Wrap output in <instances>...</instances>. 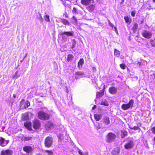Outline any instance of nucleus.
Listing matches in <instances>:
<instances>
[{"instance_id":"12","label":"nucleus","mask_w":155,"mask_h":155,"mask_svg":"<svg viewBox=\"0 0 155 155\" xmlns=\"http://www.w3.org/2000/svg\"><path fill=\"white\" fill-rule=\"evenodd\" d=\"M23 150L24 151L27 153H29L31 151L32 148L30 146H25L23 147Z\"/></svg>"},{"instance_id":"32","label":"nucleus","mask_w":155,"mask_h":155,"mask_svg":"<svg viewBox=\"0 0 155 155\" xmlns=\"http://www.w3.org/2000/svg\"><path fill=\"white\" fill-rule=\"evenodd\" d=\"M25 100L24 99L22 100L20 102V107L22 108V105L25 104Z\"/></svg>"},{"instance_id":"54","label":"nucleus","mask_w":155,"mask_h":155,"mask_svg":"<svg viewBox=\"0 0 155 155\" xmlns=\"http://www.w3.org/2000/svg\"><path fill=\"white\" fill-rule=\"evenodd\" d=\"M105 85H104V89L105 88Z\"/></svg>"},{"instance_id":"58","label":"nucleus","mask_w":155,"mask_h":155,"mask_svg":"<svg viewBox=\"0 0 155 155\" xmlns=\"http://www.w3.org/2000/svg\"><path fill=\"white\" fill-rule=\"evenodd\" d=\"M27 56V54H26V55H25V57H26Z\"/></svg>"},{"instance_id":"52","label":"nucleus","mask_w":155,"mask_h":155,"mask_svg":"<svg viewBox=\"0 0 155 155\" xmlns=\"http://www.w3.org/2000/svg\"><path fill=\"white\" fill-rule=\"evenodd\" d=\"M153 0V1L154 2H155V0Z\"/></svg>"},{"instance_id":"13","label":"nucleus","mask_w":155,"mask_h":155,"mask_svg":"<svg viewBox=\"0 0 155 155\" xmlns=\"http://www.w3.org/2000/svg\"><path fill=\"white\" fill-rule=\"evenodd\" d=\"M5 139L0 137V145L2 147H4L5 146Z\"/></svg>"},{"instance_id":"53","label":"nucleus","mask_w":155,"mask_h":155,"mask_svg":"<svg viewBox=\"0 0 155 155\" xmlns=\"http://www.w3.org/2000/svg\"><path fill=\"white\" fill-rule=\"evenodd\" d=\"M124 1V0H122V1L123 2Z\"/></svg>"},{"instance_id":"43","label":"nucleus","mask_w":155,"mask_h":155,"mask_svg":"<svg viewBox=\"0 0 155 155\" xmlns=\"http://www.w3.org/2000/svg\"><path fill=\"white\" fill-rule=\"evenodd\" d=\"M72 12L73 13H76L77 12V9L75 8H74L72 11Z\"/></svg>"},{"instance_id":"50","label":"nucleus","mask_w":155,"mask_h":155,"mask_svg":"<svg viewBox=\"0 0 155 155\" xmlns=\"http://www.w3.org/2000/svg\"><path fill=\"white\" fill-rule=\"evenodd\" d=\"M65 17L66 18H68V15L67 14H66L65 15Z\"/></svg>"},{"instance_id":"2","label":"nucleus","mask_w":155,"mask_h":155,"mask_svg":"<svg viewBox=\"0 0 155 155\" xmlns=\"http://www.w3.org/2000/svg\"><path fill=\"white\" fill-rule=\"evenodd\" d=\"M38 118L42 120H47L49 118L50 116L46 113L43 111H40L38 113Z\"/></svg>"},{"instance_id":"40","label":"nucleus","mask_w":155,"mask_h":155,"mask_svg":"<svg viewBox=\"0 0 155 155\" xmlns=\"http://www.w3.org/2000/svg\"><path fill=\"white\" fill-rule=\"evenodd\" d=\"M95 128L97 130H98L99 129H100L101 128V127L100 125L99 124H98V125Z\"/></svg>"},{"instance_id":"23","label":"nucleus","mask_w":155,"mask_h":155,"mask_svg":"<svg viewBox=\"0 0 155 155\" xmlns=\"http://www.w3.org/2000/svg\"><path fill=\"white\" fill-rule=\"evenodd\" d=\"M30 106V102L28 101H27L25 103V104L22 107V108H26Z\"/></svg>"},{"instance_id":"28","label":"nucleus","mask_w":155,"mask_h":155,"mask_svg":"<svg viewBox=\"0 0 155 155\" xmlns=\"http://www.w3.org/2000/svg\"><path fill=\"white\" fill-rule=\"evenodd\" d=\"M124 19L126 23H128L129 24H130L131 22L129 21V18L128 16H125Z\"/></svg>"},{"instance_id":"45","label":"nucleus","mask_w":155,"mask_h":155,"mask_svg":"<svg viewBox=\"0 0 155 155\" xmlns=\"http://www.w3.org/2000/svg\"><path fill=\"white\" fill-rule=\"evenodd\" d=\"M109 25H110L112 27V28H113V27H114V25H113L111 23H109Z\"/></svg>"},{"instance_id":"55","label":"nucleus","mask_w":155,"mask_h":155,"mask_svg":"<svg viewBox=\"0 0 155 155\" xmlns=\"http://www.w3.org/2000/svg\"><path fill=\"white\" fill-rule=\"evenodd\" d=\"M154 140L155 141V137H154Z\"/></svg>"},{"instance_id":"37","label":"nucleus","mask_w":155,"mask_h":155,"mask_svg":"<svg viewBox=\"0 0 155 155\" xmlns=\"http://www.w3.org/2000/svg\"><path fill=\"white\" fill-rule=\"evenodd\" d=\"M5 150H2L1 152V155H6V153L5 152Z\"/></svg>"},{"instance_id":"1","label":"nucleus","mask_w":155,"mask_h":155,"mask_svg":"<svg viewBox=\"0 0 155 155\" xmlns=\"http://www.w3.org/2000/svg\"><path fill=\"white\" fill-rule=\"evenodd\" d=\"M116 138V135L114 133L110 132L107 135L106 141L108 143H111L115 141Z\"/></svg>"},{"instance_id":"46","label":"nucleus","mask_w":155,"mask_h":155,"mask_svg":"<svg viewBox=\"0 0 155 155\" xmlns=\"http://www.w3.org/2000/svg\"><path fill=\"white\" fill-rule=\"evenodd\" d=\"M25 117V119L26 120H27L28 119V117H27V115H26V114H25V116H24Z\"/></svg>"},{"instance_id":"24","label":"nucleus","mask_w":155,"mask_h":155,"mask_svg":"<svg viewBox=\"0 0 155 155\" xmlns=\"http://www.w3.org/2000/svg\"><path fill=\"white\" fill-rule=\"evenodd\" d=\"M104 95V92H98L97 93V97L98 98H100L101 97Z\"/></svg>"},{"instance_id":"47","label":"nucleus","mask_w":155,"mask_h":155,"mask_svg":"<svg viewBox=\"0 0 155 155\" xmlns=\"http://www.w3.org/2000/svg\"><path fill=\"white\" fill-rule=\"evenodd\" d=\"M93 70L94 71H96V69L95 67H93Z\"/></svg>"},{"instance_id":"16","label":"nucleus","mask_w":155,"mask_h":155,"mask_svg":"<svg viewBox=\"0 0 155 155\" xmlns=\"http://www.w3.org/2000/svg\"><path fill=\"white\" fill-rule=\"evenodd\" d=\"M84 63V60L83 58H81L78 64V67L79 68H81L83 64Z\"/></svg>"},{"instance_id":"39","label":"nucleus","mask_w":155,"mask_h":155,"mask_svg":"<svg viewBox=\"0 0 155 155\" xmlns=\"http://www.w3.org/2000/svg\"><path fill=\"white\" fill-rule=\"evenodd\" d=\"M151 130L153 133L155 134V126L151 129Z\"/></svg>"},{"instance_id":"31","label":"nucleus","mask_w":155,"mask_h":155,"mask_svg":"<svg viewBox=\"0 0 155 155\" xmlns=\"http://www.w3.org/2000/svg\"><path fill=\"white\" fill-rule=\"evenodd\" d=\"M78 153L80 155H88V153H85L84 154L82 152V151L81 150H80L79 149L78 150Z\"/></svg>"},{"instance_id":"4","label":"nucleus","mask_w":155,"mask_h":155,"mask_svg":"<svg viewBox=\"0 0 155 155\" xmlns=\"http://www.w3.org/2000/svg\"><path fill=\"white\" fill-rule=\"evenodd\" d=\"M53 143V139L50 137H48L46 138L45 140V145L47 147H50Z\"/></svg>"},{"instance_id":"35","label":"nucleus","mask_w":155,"mask_h":155,"mask_svg":"<svg viewBox=\"0 0 155 155\" xmlns=\"http://www.w3.org/2000/svg\"><path fill=\"white\" fill-rule=\"evenodd\" d=\"M120 68L123 69H125L126 68V65L124 64L123 63L120 64Z\"/></svg>"},{"instance_id":"25","label":"nucleus","mask_w":155,"mask_h":155,"mask_svg":"<svg viewBox=\"0 0 155 155\" xmlns=\"http://www.w3.org/2000/svg\"><path fill=\"white\" fill-rule=\"evenodd\" d=\"M5 152L6 153V155H12L13 154V152L9 150H5Z\"/></svg>"},{"instance_id":"10","label":"nucleus","mask_w":155,"mask_h":155,"mask_svg":"<svg viewBox=\"0 0 155 155\" xmlns=\"http://www.w3.org/2000/svg\"><path fill=\"white\" fill-rule=\"evenodd\" d=\"M117 89L114 87H110L109 89V92L112 94H115L117 92Z\"/></svg>"},{"instance_id":"17","label":"nucleus","mask_w":155,"mask_h":155,"mask_svg":"<svg viewBox=\"0 0 155 155\" xmlns=\"http://www.w3.org/2000/svg\"><path fill=\"white\" fill-rule=\"evenodd\" d=\"M95 7L94 5L92 4L88 6L87 8L89 12H91L94 10Z\"/></svg>"},{"instance_id":"26","label":"nucleus","mask_w":155,"mask_h":155,"mask_svg":"<svg viewBox=\"0 0 155 155\" xmlns=\"http://www.w3.org/2000/svg\"><path fill=\"white\" fill-rule=\"evenodd\" d=\"M138 25L137 23H135L134 24L133 27L132 29L134 32L138 28Z\"/></svg>"},{"instance_id":"48","label":"nucleus","mask_w":155,"mask_h":155,"mask_svg":"<svg viewBox=\"0 0 155 155\" xmlns=\"http://www.w3.org/2000/svg\"><path fill=\"white\" fill-rule=\"evenodd\" d=\"M97 107V106L95 105H94L93 107L92 108V109L94 110Z\"/></svg>"},{"instance_id":"49","label":"nucleus","mask_w":155,"mask_h":155,"mask_svg":"<svg viewBox=\"0 0 155 155\" xmlns=\"http://www.w3.org/2000/svg\"><path fill=\"white\" fill-rule=\"evenodd\" d=\"M16 97V94H13V97L14 98H15Z\"/></svg>"},{"instance_id":"34","label":"nucleus","mask_w":155,"mask_h":155,"mask_svg":"<svg viewBox=\"0 0 155 155\" xmlns=\"http://www.w3.org/2000/svg\"><path fill=\"white\" fill-rule=\"evenodd\" d=\"M120 54V51L116 49L114 50V54L115 55H119Z\"/></svg>"},{"instance_id":"41","label":"nucleus","mask_w":155,"mask_h":155,"mask_svg":"<svg viewBox=\"0 0 155 155\" xmlns=\"http://www.w3.org/2000/svg\"><path fill=\"white\" fill-rule=\"evenodd\" d=\"M113 30H114L115 31H116L117 33H118V32L117 30V28L116 27H114L113 28H112Z\"/></svg>"},{"instance_id":"15","label":"nucleus","mask_w":155,"mask_h":155,"mask_svg":"<svg viewBox=\"0 0 155 155\" xmlns=\"http://www.w3.org/2000/svg\"><path fill=\"white\" fill-rule=\"evenodd\" d=\"M74 58V57L73 55L69 54L67 56V60L68 62H71L72 61Z\"/></svg>"},{"instance_id":"56","label":"nucleus","mask_w":155,"mask_h":155,"mask_svg":"<svg viewBox=\"0 0 155 155\" xmlns=\"http://www.w3.org/2000/svg\"><path fill=\"white\" fill-rule=\"evenodd\" d=\"M50 124L51 125H52V124L51 123H50Z\"/></svg>"},{"instance_id":"8","label":"nucleus","mask_w":155,"mask_h":155,"mask_svg":"<svg viewBox=\"0 0 155 155\" xmlns=\"http://www.w3.org/2000/svg\"><path fill=\"white\" fill-rule=\"evenodd\" d=\"M94 0H81V3L83 5L87 6L91 3H93Z\"/></svg>"},{"instance_id":"44","label":"nucleus","mask_w":155,"mask_h":155,"mask_svg":"<svg viewBox=\"0 0 155 155\" xmlns=\"http://www.w3.org/2000/svg\"><path fill=\"white\" fill-rule=\"evenodd\" d=\"M5 146H6L7 144H8L9 142V140H5Z\"/></svg>"},{"instance_id":"11","label":"nucleus","mask_w":155,"mask_h":155,"mask_svg":"<svg viewBox=\"0 0 155 155\" xmlns=\"http://www.w3.org/2000/svg\"><path fill=\"white\" fill-rule=\"evenodd\" d=\"M25 126L29 130H32L31 124L30 122L27 121L24 123Z\"/></svg>"},{"instance_id":"19","label":"nucleus","mask_w":155,"mask_h":155,"mask_svg":"<svg viewBox=\"0 0 155 155\" xmlns=\"http://www.w3.org/2000/svg\"><path fill=\"white\" fill-rule=\"evenodd\" d=\"M104 123L107 125H108L110 123L109 118L108 117H105L104 119Z\"/></svg>"},{"instance_id":"22","label":"nucleus","mask_w":155,"mask_h":155,"mask_svg":"<svg viewBox=\"0 0 155 155\" xmlns=\"http://www.w3.org/2000/svg\"><path fill=\"white\" fill-rule=\"evenodd\" d=\"M122 134L121 135V137L122 138H124L125 136H127V133L126 131L123 130L121 131Z\"/></svg>"},{"instance_id":"18","label":"nucleus","mask_w":155,"mask_h":155,"mask_svg":"<svg viewBox=\"0 0 155 155\" xmlns=\"http://www.w3.org/2000/svg\"><path fill=\"white\" fill-rule=\"evenodd\" d=\"M94 117L97 121L99 120L102 117V115H99L97 114H95L94 115Z\"/></svg>"},{"instance_id":"29","label":"nucleus","mask_w":155,"mask_h":155,"mask_svg":"<svg viewBox=\"0 0 155 155\" xmlns=\"http://www.w3.org/2000/svg\"><path fill=\"white\" fill-rule=\"evenodd\" d=\"M44 19L45 21L49 22L50 21L49 16L48 15H46L44 16Z\"/></svg>"},{"instance_id":"42","label":"nucleus","mask_w":155,"mask_h":155,"mask_svg":"<svg viewBox=\"0 0 155 155\" xmlns=\"http://www.w3.org/2000/svg\"><path fill=\"white\" fill-rule=\"evenodd\" d=\"M135 15V12H132L131 13V15L133 17H134Z\"/></svg>"},{"instance_id":"9","label":"nucleus","mask_w":155,"mask_h":155,"mask_svg":"<svg viewBox=\"0 0 155 155\" xmlns=\"http://www.w3.org/2000/svg\"><path fill=\"white\" fill-rule=\"evenodd\" d=\"M40 125V123L38 120H35L33 121V127L35 129H38Z\"/></svg>"},{"instance_id":"57","label":"nucleus","mask_w":155,"mask_h":155,"mask_svg":"<svg viewBox=\"0 0 155 155\" xmlns=\"http://www.w3.org/2000/svg\"><path fill=\"white\" fill-rule=\"evenodd\" d=\"M75 78H76V79H77V77H75Z\"/></svg>"},{"instance_id":"21","label":"nucleus","mask_w":155,"mask_h":155,"mask_svg":"<svg viewBox=\"0 0 155 155\" xmlns=\"http://www.w3.org/2000/svg\"><path fill=\"white\" fill-rule=\"evenodd\" d=\"M32 137L24 136L23 137L22 139L25 141H28L31 140L32 139Z\"/></svg>"},{"instance_id":"5","label":"nucleus","mask_w":155,"mask_h":155,"mask_svg":"<svg viewBox=\"0 0 155 155\" xmlns=\"http://www.w3.org/2000/svg\"><path fill=\"white\" fill-rule=\"evenodd\" d=\"M134 101L133 100H130L127 104H124L121 106L122 108L124 110L129 109L130 107H132L133 106Z\"/></svg>"},{"instance_id":"36","label":"nucleus","mask_w":155,"mask_h":155,"mask_svg":"<svg viewBox=\"0 0 155 155\" xmlns=\"http://www.w3.org/2000/svg\"><path fill=\"white\" fill-rule=\"evenodd\" d=\"M45 152L48 153V155H51L53 153L52 151L48 150H46Z\"/></svg>"},{"instance_id":"38","label":"nucleus","mask_w":155,"mask_h":155,"mask_svg":"<svg viewBox=\"0 0 155 155\" xmlns=\"http://www.w3.org/2000/svg\"><path fill=\"white\" fill-rule=\"evenodd\" d=\"M72 19H74L75 22L77 23V19L75 18V17L74 16H73L72 18H71Z\"/></svg>"},{"instance_id":"6","label":"nucleus","mask_w":155,"mask_h":155,"mask_svg":"<svg viewBox=\"0 0 155 155\" xmlns=\"http://www.w3.org/2000/svg\"><path fill=\"white\" fill-rule=\"evenodd\" d=\"M142 36L145 38L149 39L150 38L152 35V33L147 31H144L142 33Z\"/></svg>"},{"instance_id":"51","label":"nucleus","mask_w":155,"mask_h":155,"mask_svg":"<svg viewBox=\"0 0 155 155\" xmlns=\"http://www.w3.org/2000/svg\"><path fill=\"white\" fill-rule=\"evenodd\" d=\"M40 18H41V20H43V18H42V17L41 16V14L40 15Z\"/></svg>"},{"instance_id":"14","label":"nucleus","mask_w":155,"mask_h":155,"mask_svg":"<svg viewBox=\"0 0 155 155\" xmlns=\"http://www.w3.org/2000/svg\"><path fill=\"white\" fill-rule=\"evenodd\" d=\"M61 23H63L65 25H67L69 26L70 23L69 21L66 19H61Z\"/></svg>"},{"instance_id":"33","label":"nucleus","mask_w":155,"mask_h":155,"mask_svg":"<svg viewBox=\"0 0 155 155\" xmlns=\"http://www.w3.org/2000/svg\"><path fill=\"white\" fill-rule=\"evenodd\" d=\"M131 129L134 130H138V129H140L139 127L137 126H134L133 127H129Z\"/></svg>"},{"instance_id":"30","label":"nucleus","mask_w":155,"mask_h":155,"mask_svg":"<svg viewBox=\"0 0 155 155\" xmlns=\"http://www.w3.org/2000/svg\"><path fill=\"white\" fill-rule=\"evenodd\" d=\"M75 74L77 75L81 76L83 75L84 73L81 71H77L75 72Z\"/></svg>"},{"instance_id":"27","label":"nucleus","mask_w":155,"mask_h":155,"mask_svg":"<svg viewBox=\"0 0 155 155\" xmlns=\"http://www.w3.org/2000/svg\"><path fill=\"white\" fill-rule=\"evenodd\" d=\"M101 104L105 106H108L109 105V104L107 102L105 101H101Z\"/></svg>"},{"instance_id":"3","label":"nucleus","mask_w":155,"mask_h":155,"mask_svg":"<svg viewBox=\"0 0 155 155\" xmlns=\"http://www.w3.org/2000/svg\"><path fill=\"white\" fill-rule=\"evenodd\" d=\"M61 35L62 36V39L64 41H67V37L65 36L66 35L67 37H73L74 36V32L73 31H64L61 32Z\"/></svg>"},{"instance_id":"20","label":"nucleus","mask_w":155,"mask_h":155,"mask_svg":"<svg viewBox=\"0 0 155 155\" xmlns=\"http://www.w3.org/2000/svg\"><path fill=\"white\" fill-rule=\"evenodd\" d=\"M120 153V150L118 148L115 149L113 151V154L115 155H117L119 154Z\"/></svg>"},{"instance_id":"7","label":"nucleus","mask_w":155,"mask_h":155,"mask_svg":"<svg viewBox=\"0 0 155 155\" xmlns=\"http://www.w3.org/2000/svg\"><path fill=\"white\" fill-rule=\"evenodd\" d=\"M134 145V143L132 140H130L125 143L124 147L125 149H129L132 148Z\"/></svg>"}]
</instances>
